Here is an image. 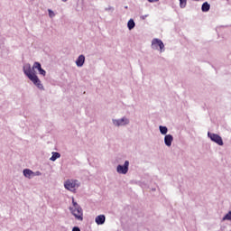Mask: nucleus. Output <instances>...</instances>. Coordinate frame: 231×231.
Instances as JSON below:
<instances>
[{"instance_id": "5", "label": "nucleus", "mask_w": 231, "mask_h": 231, "mask_svg": "<svg viewBox=\"0 0 231 231\" xmlns=\"http://www.w3.org/2000/svg\"><path fill=\"white\" fill-rule=\"evenodd\" d=\"M112 124L115 127H125L131 124V120L127 116H123L119 119H112Z\"/></svg>"}, {"instance_id": "14", "label": "nucleus", "mask_w": 231, "mask_h": 231, "mask_svg": "<svg viewBox=\"0 0 231 231\" xmlns=\"http://www.w3.org/2000/svg\"><path fill=\"white\" fill-rule=\"evenodd\" d=\"M136 26V23H134V20L130 19L127 23V28L128 30H133Z\"/></svg>"}, {"instance_id": "12", "label": "nucleus", "mask_w": 231, "mask_h": 231, "mask_svg": "<svg viewBox=\"0 0 231 231\" xmlns=\"http://www.w3.org/2000/svg\"><path fill=\"white\" fill-rule=\"evenodd\" d=\"M52 156L50 158L51 162H55L56 160H59L60 158V154L57 152H51Z\"/></svg>"}, {"instance_id": "13", "label": "nucleus", "mask_w": 231, "mask_h": 231, "mask_svg": "<svg viewBox=\"0 0 231 231\" xmlns=\"http://www.w3.org/2000/svg\"><path fill=\"white\" fill-rule=\"evenodd\" d=\"M159 131L161 134H167V133H169V128H167V126L160 125Z\"/></svg>"}, {"instance_id": "26", "label": "nucleus", "mask_w": 231, "mask_h": 231, "mask_svg": "<svg viewBox=\"0 0 231 231\" xmlns=\"http://www.w3.org/2000/svg\"><path fill=\"white\" fill-rule=\"evenodd\" d=\"M201 10H203V5H201Z\"/></svg>"}, {"instance_id": "11", "label": "nucleus", "mask_w": 231, "mask_h": 231, "mask_svg": "<svg viewBox=\"0 0 231 231\" xmlns=\"http://www.w3.org/2000/svg\"><path fill=\"white\" fill-rule=\"evenodd\" d=\"M95 221L97 225H104V223H106V215H99L96 217Z\"/></svg>"}, {"instance_id": "4", "label": "nucleus", "mask_w": 231, "mask_h": 231, "mask_svg": "<svg viewBox=\"0 0 231 231\" xmlns=\"http://www.w3.org/2000/svg\"><path fill=\"white\" fill-rule=\"evenodd\" d=\"M208 138H209V140H211L213 143H217V145H219L220 147H223V145H225V142H223V137H221L219 134L208 132Z\"/></svg>"}, {"instance_id": "22", "label": "nucleus", "mask_w": 231, "mask_h": 231, "mask_svg": "<svg viewBox=\"0 0 231 231\" xmlns=\"http://www.w3.org/2000/svg\"><path fill=\"white\" fill-rule=\"evenodd\" d=\"M72 231H80V228L79 226H74L72 228Z\"/></svg>"}, {"instance_id": "7", "label": "nucleus", "mask_w": 231, "mask_h": 231, "mask_svg": "<svg viewBox=\"0 0 231 231\" xmlns=\"http://www.w3.org/2000/svg\"><path fill=\"white\" fill-rule=\"evenodd\" d=\"M116 172L117 174H127L129 172V161H125L124 165H117Z\"/></svg>"}, {"instance_id": "21", "label": "nucleus", "mask_w": 231, "mask_h": 231, "mask_svg": "<svg viewBox=\"0 0 231 231\" xmlns=\"http://www.w3.org/2000/svg\"><path fill=\"white\" fill-rule=\"evenodd\" d=\"M106 12H109L110 10H114L113 6H108L106 9Z\"/></svg>"}, {"instance_id": "15", "label": "nucleus", "mask_w": 231, "mask_h": 231, "mask_svg": "<svg viewBox=\"0 0 231 231\" xmlns=\"http://www.w3.org/2000/svg\"><path fill=\"white\" fill-rule=\"evenodd\" d=\"M203 12H210V4L208 2H204L203 3Z\"/></svg>"}, {"instance_id": "20", "label": "nucleus", "mask_w": 231, "mask_h": 231, "mask_svg": "<svg viewBox=\"0 0 231 231\" xmlns=\"http://www.w3.org/2000/svg\"><path fill=\"white\" fill-rule=\"evenodd\" d=\"M35 176H42V173L39 171H33V177H35Z\"/></svg>"}, {"instance_id": "3", "label": "nucleus", "mask_w": 231, "mask_h": 231, "mask_svg": "<svg viewBox=\"0 0 231 231\" xmlns=\"http://www.w3.org/2000/svg\"><path fill=\"white\" fill-rule=\"evenodd\" d=\"M64 187L69 192H77V189L80 187V181L75 179H69L65 180Z\"/></svg>"}, {"instance_id": "19", "label": "nucleus", "mask_w": 231, "mask_h": 231, "mask_svg": "<svg viewBox=\"0 0 231 231\" xmlns=\"http://www.w3.org/2000/svg\"><path fill=\"white\" fill-rule=\"evenodd\" d=\"M40 75H42V77H46V70H44L43 69L39 70Z\"/></svg>"}, {"instance_id": "16", "label": "nucleus", "mask_w": 231, "mask_h": 231, "mask_svg": "<svg viewBox=\"0 0 231 231\" xmlns=\"http://www.w3.org/2000/svg\"><path fill=\"white\" fill-rule=\"evenodd\" d=\"M42 69V65L38 62V61H35L32 65V69H38L41 70Z\"/></svg>"}, {"instance_id": "24", "label": "nucleus", "mask_w": 231, "mask_h": 231, "mask_svg": "<svg viewBox=\"0 0 231 231\" xmlns=\"http://www.w3.org/2000/svg\"><path fill=\"white\" fill-rule=\"evenodd\" d=\"M160 0H148L149 3H158Z\"/></svg>"}, {"instance_id": "10", "label": "nucleus", "mask_w": 231, "mask_h": 231, "mask_svg": "<svg viewBox=\"0 0 231 231\" xmlns=\"http://www.w3.org/2000/svg\"><path fill=\"white\" fill-rule=\"evenodd\" d=\"M23 174L25 178H27L28 180H32V178H33V171L30 170V169H24L23 171Z\"/></svg>"}, {"instance_id": "1", "label": "nucleus", "mask_w": 231, "mask_h": 231, "mask_svg": "<svg viewBox=\"0 0 231 231\" xmlns=\"http://www.w3.org/2000/svg\"><path fill=\"white\" fill-rule=\"evenodd\" d=\"M23 71L24 75L29 79V80H31V82H32V84L38 88V89H44V86L41 82V79L37 74L33 72V69H32V65H30V63L23 65Z\"/></svg>"}, {"instance_id": "2", "label": "nucleus", "mask_w": 231, "mask_h": 231, "mask_svg": "<svg viewBox=\"0 0 231 231\" xmlns=\"http://www.w3.org/2000/svg\"><path fill=\"white\" fill-rule=\"evenodd\" d=\"M70 214L74 216L77 221H84V210L77 201H75V198L72 197V206L69 208Z\"/></svg>"}, {"instance_id": "6", "label": "nucleus", "mask_w": 231, "mask_h": 231, "mask_svg": "<svg viewBox=\"0 0 231 231\" xmlns=\"http://www.w3.org/2000/svg\"><path fill=\"white\" fill-rule=\"evenodd\" d=\"M152 50H159L161 53H163L165 51V44H163V42L158 38H154L152 40Z\"/></svg>"}, {"instance_id": "23", "label": "nucleus", "mask_w": 231, "mask_h": 231, "mask_svg": "<svg viewBox=\"0 0 231 231\" xmlns=\"http://www.w3.org/2000/svg\"><path fill=\"white\" fill-rule=\"evenodd\" d=\"M147 17H149V15L145 14V15L141 16V19H143V20L147 19Z\"/></svg>"}, {"instance_id": "17", "label": "nucleus", "mask_w": 231, "mask_h": 231, "mask_svg": "<svg viewBox=\"0 0 231 231\" xmlns=\"http://www.w3.org/2000/svg\"><path fill=\"white\" fill-rule=\"evenodd\" d=\"M48 14L51 19H53V17H55V12H53V10L48 9Z\"/></svg>"}, {"instance_id": "9", "label": "nucleus", "mask_w": 231, "mask_h": 231, "mask_svg": "<svg viewBox=\"0 0 231 231\" xmlns=\"http://www.w3.org/2000/svg\"><path fill=\"white\" fill-rule=\"evenodd\" d=\"M172 142H174L172 134H166L164 136V143L167 147H171V145H172Z\"/></svg>"}, {"instance_id": "18", "label": "nucleus", "mask_w": 231, "mask_h": 231, "mask_svg": "<svg viewBox=\"0 0 231 231\" xmlns=\"http://www.w3.org/2000/svg\"><path fill=\"white\" fill-rule=\"evenodd\" d=\"M180 8H185V6H187V0H180Z\"/></svg>"}, {"instance_id": "8", "label": "nucleus", "mask_w": 231, "mask_h": 231, "mask_svg": "<svg viewBox=\"0 0 231 231\" xmlns=\"http://www.w3.org/2000/svg\"><path fill=\"white\" fill-rule=\"evenodd\" d=\"M86 62V56L80 54L78 59L76 60L75 63L78 68H82Z\"/></svg>"}, {"instance_id": "25", "label": "nucleus", "mask_w": 231, "mask_h": 231, "mask_svg": "<svg viewBox=\"0 0 231 231\" xmlns=\"http://www.w3.org/2000/svg\"><path fill=\"white\" fill-rule=\"evenodd\" d=\"M62 3H68V0H61Z\"/></svg>"}]
</instances>
